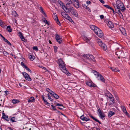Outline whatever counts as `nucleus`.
I'll return each mask as SVG.
<instances>
[{
    "label": "nucleus",
    "mask_w": 130,
    "mask_h": 130,
    "mask_svg": "<svg viewBox=\"0 0 130 130\" xmlns=\"http://www.w3.org/2000/svg\"><path fill=\"white\" fill-rule=\"evenodd\" d=\"M21 65L22 66H24L25 67V66H26L25 64L23 62H22L21 63Z\"/></svg>",
    "instance_id": "5fc2aeb1"
},
{
    "label": "nucleus",
    "mask_w": 130,
    "mask_h": 130,
    "mask_svg": "<svg viewBox=\"0 0 130 130\" xmlns=\"http://www.w3.org/2000/svg\"><path fill=\"white\" fill-rule=\"evenodd\" d=\"M98 34H96L99 37H102L103 36V34L102 32V31L100 30L98 32Z\"/></svg>",
    "instance_id": "f3484780"
},
{
    "label": "nucleus",
    "mask_w": 130,
    "mask_h": 130,
    "mask_svg": "<svg viewBox=\"0 0 130 130\" xmlns=\"http://www.w3.org/2000/svg\"><path fill=\"white\" fill-rule=\"evenodd\" d=\"M110 69L111 70H112V71H114L115 70V68H112V67H110Z\"/></svg>",
    "instance_id": "338daca9"
},
{
    "label": "nucleus",
    "mask_w": 130,
    "mask_h": 130,
    "mask_svg": "<svg viewBox=\"0 0 130 130\" xmlns=\"http://www.w3.org/2000/svg\"><path fill=\"white\" fill-rule=\"evenodd\" d=\"M52 96H53L56 99H58L59 98V96L57 94H56L55 93H54V95H52Z\"/></svg>",
    "instance_id": "7c9ffc66"
},
{
    "label": "nucleus",
    "mask_w": 130,
    "mask_h": 130,
    "mask_svg": "<svg viewBox=\"0 0 130 130\" xmlns=\"http://www.w3.org/2000/svg\"><path fill=\"white\" fill-rule=\"evenodd\" d=\"M29 59L31 61H33L35 59V57L33 56L30 55L29 56Z\"/></svg>",
    "instance_id": "c756f323"
},
{
    "label": "nucleus",
    "mask_w": 130,
    "mask_h": 130,
    "mask_svg": "<svg viewBox=\"0 0 130 130\" xmlns=\"http://www.w3.org/2000/svg\"><path fill=\"white\" fill-rule=\"evenodd\" d=\"M73 1V3H74L77 1H78L77 0H72Z\"/></svg>",
    "instance_id": "69168bd1"
},
{
    "label": "nucleus",
    "mask_w": 130,
    "mask_h": 130,
    "mask_svg": "<svg viewBox=\"0 0 130 130\" xmlns=\"http://www.w3.org/2000/svg\"><path fill=\"white\" fill-rule=\"evenodd\" d=\"M55 39L60 44L62 42L61 38L57 34H55Z\"/></svg>",
    "instance_id": "9d476101"
},
{
    "label": "nucleus",
    "mask_w": 130,
    "mask_h": 130,
    "mask_svg": "<svg viewBox=\"0 0 130 130\" xmlns=\"http://www.w3.org/2000/svg\"><path fill=\"white\" fill-rule=\"evenodd\" d=\"M80 118L82 120L86 121H87L90 120L89 119L87 118L84 115H82L81 116Z\"/></svg>",
    "instance_id": "2eb2a0df"
},
{
    "label": "nucleus",
    "mask_w": 130,
    "mask_h": 130,
    "mask_svg": "<svg viewBox=\"0 0 130 130\" xmlns=\"http://www.w3.org/2000/svg\"><path fill=\"white\" fill-rule=\"evenodd\" d=\"M89 116L92 118L93 120H94L95 121V120H96V119L92 115H89Z\"/></svg>",
    "instance_id": "de8ad7c7"
},
{
    "label": "nucleus",
    "mask_w": 130,
    "mask_h": 130,
    "mask_svg": "<svg viewBox=\"0 0 130 130\" xmlns=\"http://www.w3.org/2000/svg\"><path fill=\"white\" fill-rule=\"evenodd\" d=\"M32 48L34 50H35L36 51H37L38 50V47L36 46H33Z\"/></svg>",
    "instance_id": "79ce46f5"
},
{
    "label": "nucleus",
    "mask_w": 130,
    "mask_h": 130,
    "mask_svg": "<svg viewBox=\"0 0 130 130\" xmlns=\"http://www.w3.org/2000/svg\"><path fill=\"white\" fill-rule=\"evenodd\" d=\"M58 63L59 64V68L63 72L67 74L68 73H69L68 71L67 70L64 62L61 58L58 59Z\"/></svg>",
    "instance_id": "f03ea898"
},
{
    "label": "nucleus",
    "mask_w": 130,
    "mask_h": 130,
    "mask_svg": "<svg viewBox=\"0 0 130 130\" xmlns=\"http://www.w3.org/2000/svg\"><path fill=\"white\" fill-rule=\"evenodd\" d=\"M97 78L99 80H101L103 82H105V79L104 78L103 76L101 74H100L98 75V76H97Z\"/></svg>",
    "instance_id": "9b49d317"
},
{
    "label": "nucleus",
    "mask_w": 130,
    "mask_h": 130,
    "mask_svg": "<svg viewBox=\"0 0 130 130\" xmlns=\"http://www.w3.org/2000/svg\"><path fill=\"white\" fill-rule=\"evenodd\" d=\"M122 110L124 113L126 111V108L123 105H122L121 106Z\"/></svg>",
    "instance_id": "f704fd0d"
},
{
    "label": "nucleus",
    "mask_w": 130,
    "mask_h": 130,
    "mask_svg": "<svg viewBox=\"0 0 130 130\" xmlns=\"http://www.w3.org/2000/svg\"><path fill=\"white\" fill-rule=\"evenodd\" d=\"M124 113L125 114L126 116H127L128 117L129 116L128 113L127 112V111L124 112Z\"/></svg>",
    "instance_id": "3c124183"
},
{
    "label": "nucleus",
    "mask_w": 130,
    "mask_h": 130,
    "mask_svg": "<svg viewBox=\"0 0 130 130\" xmlns=\"http://www.w3.org/2000/svg\"><path fill=\"white\" fill-rule=\"evenodd\" d=\"M100 1L102 4H104L105 3L104 2L103 0H99Z\"/></svg>",
    "instance_id": "680f3d73"
},
{
    "label": "nucleus",
    "mask_w": 130,
    "mask_h": 130,
    "mask_svg": "<svg viewBox=\"0 0 130 130\" xmlns=\"http://www.w3.org/2000/svg\"><path fill=\"white\" fill-rule=\"evenodd\" d=\"M50 1L52 3H54L56 1V0H50Z\"/></svg>",
    "instance_id": "0e129e2a"
},
{
    "label": "nucleus",
    "mask_w": 130,
    "mask_h": 130,
    "mask_svg": "<svg viewBox=\"0 0 130 130\" xmlns=\"http://www.w3.org/2000/svg\"><path fill=\"white\" fill-rule=\"evenodd\" d=\"M100 17L101 19H103L104 18V16L103 15H100Z\"/></svg>",
    "instance_id": "e2e57ef3"
},
{
    "label": "nucleus",
    "mask_w": 130,
    "mask_h": 130,
    "mask_svg": "<svg viewBox=\"0 0 130 130\" xmlns=\"http://www.w3.org/2000/svg\"><path fill=\"white\" fill-rule=\"evenodd\" d=\"M97 43L105 51L107 49L106 45L103 43L101 40L98 39L96 40Z\"/></svg>",
    "instance_id": "20e7f679"
},
{
    "label": "nucleus",
    "mask_w": 130,
    "mask_h": 130,
    "mask_svg": "<svg viewBox=\"0 0 130 130\" xmlns=\"http://www.w3.org/2000/svg\"><path fill=\"white\" fill-rule=\"evenodd\" d=\"M61 14L63 17L64 18L67 19H68V18L70 17L68 14H66L65 12H61Z\"/></svg>",
    "instance_id": "4468645a"
},
{
    "label": "nucleus",
    "mask_w": 130,
    "mask_h": 130,
    "mask_svg": "<svg viewBox=\"0 0 130 130\" xmlns=\"http://www.w3.org/2000/svg\"><path fill=\"white\" fill-rule=\"evenodd\" d=\"M46 90L47 92H48L52 96V95H54V92L51 90L49 88H46Z\"/></svg>",
    "instance_id": "412c9836"
},
{
    "label": "nucleus",
    "mask_w": 130,
    "mask_h": 130,
    "mask_svg": "<svg viewBox=\"0 0 130 130\" xmlns=\"http://www.w3.org/2000/svg\"><path fill=\"white\" fill-rule=\"evenodd\" d=\"M91 3V2L90 1H87V2H86V3L87 4H88V5H89V4H90Z\"/></svg>",
    "instance_id": "bf43d9fd"
},
{
    "label": "nucleus",
    "mask_w": 130,
    "mask_h": 130,
    "mask_svg": "<svg viewBox=\"0 0 130 130\" xmlns=\"http://www.w3.org/2000/svg\"><path fill=\"white\" fill-rule=\"evenodd\" d=\"M115 112L112 111H110L108 113V116L109 117H111L115 114Z\"/></svg>",
    "instance_id": "cd10ccee"
},
{
    "label": "nucleus",
    "mask_w": 130,
    "mask_h": 130,
    "mask_svg": "<svg viewBox=\"0 0 130 130\" xmlns=\"http://www.w3.org/2000/svg\"><path fill=\"white\" fill-rule=\"evenodd\" d=\"M44 18V19H45V20L43 21L46 24H48V25H49V23L47 22V21L45 19V18H44V17H43Z\"/></svg>",
    "instance_id": "603ef678"
},
{
    "label": "nucleus",
    "mask_w": 130,
    "mask_h": 130,
    "mask_svg": "<svg viewBox=\"0 0 130 130\" xmlns=\"http://www.w3.org/2000/svg\"><path fill=\"white\" fill-rule=\"evenodd\" d=\"M98 111L99 112V117H101L102 119L103 120L105 117V115L103 113V112H102L100 109L99 108L98 109Z\"/></svg>",
    "instance_id": "6e6552de"
},
{
    "label": "nucleus",
    "mask_w": 130,
    "mask_h": 130,
    "mask_svg": "<svg viewBox=\"0 0 130 130\" xmlns=\"http://www.w3.org/2000/svg\"><path fill=\"white\" fill-rule=\"evenodd\" d=\"M110 102L111 104H114L115 102V100H114V99L113 98V99H111L110 100Z\"/></svg>",
    "instance_id": "e433bc0d"
},
{
    "label": "nucleus",
    "mask_w": 130,
    "mask_h": 130,
    "mask_svg": "<svg viewBox=\"0 0 130 130\" xmlns=\"http://www.w3.org/2000/svg\"><path fill=\"white\" fill-rule=\"evenodd\" d=\"M66 12L69 13L70 14H71L76 17H77L78 16V14L76 10L72 7H70L69 8V9H67Z\"/></svg>",
    "instance_id": "7ed1b4c3"
},
{
    "label": "nucleus",
    "mask_w": 130,
    "mask_h": 130,
    "mask_svg": "<svg viewBox=\"0 0 130 130\" xmlns=\"http://www.w3.org/2000/svg\"><path fill=\"white\" fill-rule=\"evenodd\" d=\"M114 6L116 11H118V10H119L122 11L123 12L125 9V7L123 3L119 0H117L116 1V4H115Z\"/></svg>",
    "instance_id": "f257e3e1"
},
{
    "label": "nucleus",
    "mask_w": 130,
    "mask_h": 130,
    "mask_svg": "<svg viewBox=\"0 0 130 130\" xmlns=\"http://www.w3.org/2000/svg\"><path fill=\"white\" fill-rule=\"evenodd\" d=\"M10 120L11 121H12V122H16V121H15L14 120V117H12V118H11Z\"/></svg>",
    "instance_id": "a18cd8bd"
},
{
    "label": "nucleus",
    "mask_w": 130,
    "mask_h": 130,
    "mask_svg": "<svg viewBox=\"0 0 130 130\" xmlns=\"http://www.w3.org/2000/svg\"><path fill=\"white\" fill-rule=\"evenodd\" d=\"M68 20L70 22H72V21H73L72 20V19L70 17L68 18Z\"/></svg>",
    "instance_id": "864d4df0"
},
{
    "label": "nucleus",
    "mask_w": 130,
    "mask_h": 130,
    "mask_svg": "<svg viewBox=\"0 0 130 130\" xmlns=\"http://www.w3.org/2000/svg\"><path fill=\"white\" fill-rule=\"evenodd\" d=\"M90 27L92 30H93L96 34H98V32L100 30L97 27L94 25H91Z\"/></svg>",
    "instance_id": "423d86ee"
},
{
    "label": "nucleus",
    "mask_w": 130,
    "mask_h": 130,
    "mask_svg": "<svg viewBox=\"0 0 130 130\" xmlns=\"http://www.w3.org/2000/svg\"><path fill=\"white\" fill-rule=\"evenodd\" d=\"M120 30L123 35H125L126 34L125 30L124 28H122L121 29H120Z\"/></svg>",
    "instance_id": "b1692460"
},
{
    "label": "nucleus",
    "mask_w": 130,
    "mask_h": 130,
    "mask_svg": "<svg viewBox=\"0 0 130 130\" xmlns=\"http://www.w3.org/2000/svg\"><path fill=\"white\" fill-rule=\"evenodd\" d=\"M25 69L28 71L30 73H31V71L26 66H25Z\"/></svg>",
    "instance_id": "c9c22d12"
},
{
    "label": "nucleus",
    "mask_w": 130,
    "mask_h": 130,
    "mask_svg": "<svg viewBox=\"0 0 130 130\" xmlns=\"http://www.w3.org/2000/svg\"><path fill=\"white\" fill-rule=\"evenodd\" d=\"M86 84L90 87H96V85L93 83L91 81H88L86 83Z\"/></svg>",
    "instance_id": "1a4fd4ad"
},
{
    "label": "nucleus",
    "mask_w": 130,
    "mask_h": 130,
    "mask_svg": "<svg viewBox=\"0 0 130 130\" xmlns=\"http://www.w3.org/2000/svg\"><path fill=\"white\" fill-rule=\"evenodd\" d=\"M40 11L43 14L44 16L46 17V15L45 13L44 12L43 10V9L41 7H40Z\"/></svg>",
    "instance_id": "bb28decb"
},
{
    "label": "nucleus",
    "mask_w": 130,
    "mask_h": 130,
    "mask_svg": "<svg viewBox=\"0 0 130 130\" xmlns=\"http://www.w3.org/2000/svg\"><path fill=\"white\" fill-rule=\"evenodd\" d=\"M83 38V39L85 41H86L87 43H90V38H87L86 36H84Z\"/></svg>",
    "instance_id": "dca6fc26"
},
{
    "label": "nucleus",
    "mask_w": 130,
    "mask_h": 130,
    "mask_svg": "<svg viewBox=\"0 0 130 130\" xmlns=\"http://www.w3.org/2000/svg\"><path fill=\"white\" fill-rule=\"evenodd\" d=\"M19 102V101L16 99H13L12 100V103L13 104H16Z\"/></svg>",
    "instance_id": "c85d7f7f"
},
{
    "label": "nucleus",
    "mask_w": 130,
    "mask_h": 130,
    "mask_svg": "<svg viewBox=\"0 0 130 130\" xmlns=\"http://www.w3.org/2000/svg\"><path fill=\"white\" fill-rule=\"evenodd\" d=\"M58 48L57 47V46H55L54 47V50L55 52H57V49Z\"/></svg>",
    "instance_id": "49530a36"
},
{
    "label": "nucleus",
    "mask_w": 130,
    "mask_h": 130,
    "mask_svg": "<svg viewBox=\"0 0 130 130\" xmlns=\"http://www.w3.org/2000/svg\"><path fill=\"white\" fill-rule=\"evenodd\" d=\"M5 42H6L9 45H11V44L8 41L7 39H6L5 41H4Z\"/></svg>",
    "instance_id": "58836bf2"
},
{
    "label": "nucleus",
    "mask_w": 130,
    "mask_h": 130,
    "mask_svg": "<svg viewBox=\"0 0 130 130\" xmlns=\"http://www.w3.org/2000/svg\"><path fill=\"white\" fill-rule=\"evenodd\" d=\"M108 98L110 99V100L111 99H113V98H114L112 95L111 94H110L109 95Z\"/></svg>",
    "instance_id": "09e8293b"
},
{
    "label": "nucleus",
    "mask_w": 130,
    "mask_h": 130,
    "mask_svg": "<svg viewBox=\"0 0 130 130\" xmlns=\"http://www.w3.org/2000/svg\"><path fill=\"white\" fill-rule=\"evenodd\" d=\"M19 36L21 39L22 40L24 41L25 40V39L22 35V33L21 32H20L19 33Z\"/></svg>",
    "instance_id": "5701e85b"
},
{
    "label": "nucleus",
    "mask_w": 130,
    "mask_h": 130,
    "mask_svg": "<svg viewBox=\"0 0 130 130\" xmlns=\"http://www.w3.org/2000/svg\"><path fill=\"white\" fill-rule=\"evenodd\" d=\"M118 11L117 12L119 14L120 17L121 18H123V16L120 11L119 10H118Z\"/></svg>",
    "instance_id": "393cba45"
},
{
    "label": "nucleus",
    "mask_w": 130,
    "mask_h": 130,
    "mask_svg": "<svg viewBox=\"0 0 130 130\" xmlns=\"http://www.w3.org/2000/svg\"><path fill=\"white\" fill-rule=\"evenodd\" d=\"M53 19L56 22L57 24L59 25H60V23L59 21L57 15H55L53 16Z\"/></svg>",
    "instance_id": "ddd939ff"
},
{
    "label": "nucleus",
    "mask_w": 130,
    "mask_h": 130,
    "mask_svg": "<svg viewBox=\"0 0 130 130\" xmlns=\"http://www.w3.org/2000/svg\"><path fill=\"white\" fill-rule=\"evenodd\" d=\"M2 115L3 116V118L5 119L7 121H9V120L8 118V117L7 116H6L4 113H2Z\"/></svg>",
    "instance_id": "4be33fe9"
},
{
    "label": "nucleus",
    "mask_w": 130,
    "mask_h": 130,
    "mask_svg": "<svg viewBox=\"0 0 130 130\" xmlns=\"http://www.w3.org/2000/svg\"><path fill=\"white\" fill-rule=\"evenodd\" d=\"M115 97L116 99L117 100H118V97L117 96V95H115Z\"/></svg>",
    "instance_id": "774afa93"
},
{
    "label": "nucleus",
    "mask_w": 130,
    "mask_h": 130,
    "mask_svg": "<svg viewBox=\"0 0 130 130\" xmlns=\"http://www.w3.org/2000/svg\"><path fill=\"white\" fill-rule=\"evenodd\" d=\"M83 57L86 59H88L89 60H92L94 62H96L95 60L94 59L93 56L89 54H85L83 55Z\"/></svg>",
    "instance_id": "39448f33"
},
{
    "label": "nucleus",
    "mask_w": 130,
    "mask_h": 130,
    "mask_svg": "<svg viewBox=\"0 0 130 130\" xmlns=\"http://www.w3.org/2000/svg\"><path fill=\"white\" fill-rule=\"evenodd\" d=\"M58 2L59 4L61 6H62V8L64 10H65L64 9L63 7V5H64V4H63V3L60 0H58Z\"/></svg>",
    "instance_id": "a878e982"
},
{
    "label": "nucleus",
    "mask_w": 130,
    "mask_h": 130,
    "mask_svg": "<svg viewBox=\"0 0 130 130\" xmlns=\"http://www.w3.org/2000/svg\"><path fill=\"white\" fill-rule=\"evenodd\" d=\"M124 113L125 114L126 116H127L128 117L129 116L128 113L127 112V111L124 112Z\"/></svg>",
    "instance_id": "8fccbe9b"
},
{
    "label": "nucleus",
    "mask_w": 130,
    "mask_h": 130,
    "mask_svg": "<svg viewBox=\"0 0 130 130\" xmlns=\"http://www.w3.org/2000/svg\"><path fill=\"white\" fill-rule=\"evenodd\" d=\"M7 29L8 30V32H10L12 31V29L10 28V26H8L7 27Z\"/></svg>",
    "instance_id": "473e14b6"
},
{
    "label": "nucleus",
    "mask_w": 130,
    "mask_h": 130,
    "mask_svg": "<svg viewBox=\"0 0 130 130\" xmlns=\"http://www.w3.org/2000/svg\"><path fill=\"white\" fill-rule=\"evenodd\" d=\"M95 121H96V122H97L99 123V124H101V122L98 120L97 119L95 120Z\"/></svg>",
    "instance_id": "052dcab7"
},
{
    "label": "nucleus",
    "mask_w": 130,
    "mask_h": 130,
    "mask_svg": "<svg viewBox=\"0 0 130 130\" xmlns=\"http://www.w3.org/2000/svg\"><path fill=\"white\" fill-rule=\"evenodd\" d=\"M66 2L67 3L66 5L67 7H69L72 3V1H71V0H67Z\"/></svg>",
    "instance_id": "aec40b11"
},
{
    "label": "nucleus",
    "mask_w": 130,
    "mask_h": 130,
    "mask_svg": "<svg viewBox=\"0 0 130 130\" xmlns=\"http://www.w3.org/2000/svg\"><path fill=\"white\" fill-rule=\"evenodd\" d=\"M93 71V72L94 73V74L95 75H97V76H98V75H99V74H100V73L99 72L96 71Z\"/></svg>",
    "instance_id": "ea45409f"
},
{
    "label": "nucleus",
    "mask_w": 130,
    "mask_h": 130,
    "mask_svg": "<svg viewBox=\"0 0 130 130\" xmlns=\"http://www.w3.org/2000/svg\"><path fill=\"white\" fill-rule=\"evenodd\" d=\"M63 8H64L65 10H64L65 12H66V11L67 9H69V8H68V7H67V6H66L64 5L63 6Z\"/></svg>",
    "instance_id": "37998d69"
},
{
    "label": "nucleus",
    "mask_w": 130,
    "mask_h": 130,
    "mask_svg": "<svg viewBox=\"0 0 130 130\" xmlns=\"http://www.w3.org/2000/svg\"><path fill=\"white\" fill-rule=\"evenodd\" d=\"M56 106H59L60 107H63V106L62 104H59L58 103H56Z\"/></svg>",
    "instance_id": "c03bdc74"
},
{
    "label": "nucleus",
    "mask_w": 130,
    "mask_h": 130,
    "mask_svg": "<svg viewBox=\"0 0 130 130\" xmlns=\"http://www.w3.org/2000/svg\"><path fill=\"white\" fill-rule=\"evenodd\" d=\"M42 99L44 100V102L45 103V104L47 105H49L50 104L45 99L43 96H42Z\"/></svg>",
    "instance_id": "72a5a7b5"
},
{
    "label": "nucleus",
    "mask_w": 130,
    "mask_h": 130,
    "mask_svg": "<svg viewBox=\"0 0 130 130\" xmlns=\"http://www.w3.org/2000/svg\"><path fill=\"white\" fill-rule=\"evenodd\" d=\"M103 6L108 9H109V8L110 7V6L108 5H104Z\"/></svg>",
    "instance_id": "6e6d98bb"
},
{
    "label": "nucleus",
    "mask_w": 130,
    "mask_h": 130,
    "mask_svg": "<svg viewBox=\"0 0 130 130\" xmlns=\"http://www.w3.org/2000/svg\"><path fill=\"white\" fill-rule=\"evenodd\" d=\"M58 108L62 110V109H63L64 108V107L63 106V108H62V107H58Z\"/></svg>",
    "instance_id": "13d9d810"
},
{
    "label": "nucleus",
    "mask_w": 130,
    "mask_h": 130,
    "mask_svg": "<svg viewBox=\"0 0 130 130\" xmlns=\"http://www.w3.org/2000/svg\"><path fill=\"white\" fill-rule=\"evenodd\" d=\"M28 102L29 103L30 102H35V99L33 97H31L29 99L27 100Z\"/></svg>",
    "instance_id": "6ab92c4d"
},
{
    "label": "nucleus",
    "mask_w": 130,
    "mask_h": 130,
    "mask_svg": "<svg viewBox=\"0 0 130 130\" xmlns=\"http://www.w3.org/2000/svg\"><path fill=\"white\" fill-rule=\"evenodd\" d=\"M106 24L109 28H111L113 27L114 26L113 23L111 21H107L106 22Z\"/></svg>",
    "instance_id": "f8f14e48"
},
{
    "label": "nucleus",
    "mask_w": 130,
    "mask_h": 130,
    "mask_svg": "<svg viewBox=\"0 0 130 130\" xmlns=\"http://www.w3.org/2000/svg\"><path fill=\"white\" fill-rule=\"evenodd\" d=\"M51 106H52V109H53L54 110H56L55 107V106H54L53 105H51Z\"/></svg>",
    "instance_id": "4d7b16f0"
},
{
    "label": "nucleus",
    "mask_w": 130,
    "mask_h": 130,
    "mask_svg": "<svg viewBox=\"0 0 130 130\" xmlns=\"http://www.w3.org/2000/svg\"><path fill=\"white\" fill-rule=\"evenodd\" d=\"M22 74L26 80L29 81L31 80V79L27 73L25 72H22Z\"/></svg>",
    "instance_id": "0eeeda50"
},
{
    "label": "nucleus",
    "mask_w": 130,
    "mask_h": 130,
    "mask_svg": "<svg viewBox=\"0 0 130 130\" xmlns=\"http://www.w3.org/2000/svg\"><path fill=\"white\" fill-rule=\"evenodd\" d=\"M3 53L5 56H7L9 54L8 53L5 51H4L3 52Z\"/></svg>",
    "instance_id": "a19ab883"
},
{
    "label": "nucleus",
    "mask_w": 130,
    "mask_h": 130,
    "mask_svg": "<svg viewBox=\"0 0 130 130\" xmlns=\"http://www.w3.org/2000/svg\"><path fill=\"white\" fill-rule=\"evenodd\" d=\"M74 6L76 8H79V3L78 1L73 4Z\"/></svg>",
    "instance_id": "a211bd4d"
},
{
    "label": "nucleus",
    "mask_w": 130,
    "mask_h": 130,
    "mask_svg": "<svg viewBox=\"0 0 130 130\" xmlns=\"http://www.w3.org/2000/svg\"><path fill=\"white\" fill-rule=\"evenodd\" d=\"M83 7L85 8H86L87 10H88L89 11H90V10L89 9V7H87L86 5H84L83 6Z\"/></svg>",
    "instance_id": "4c0bfd02"
},
{
    "label": "nucleus",
    "mask_w": 130,
    "mask_h": 130,
    "mask_svg": "<svg viewBox=\"0 0 130 130\" xmlns=\"http://www.w3.org/2000/svg\"><path fill=\"white\" fill-rule=\"evenodd\" d=\"M12 15H14V17H17L18 16V15L17 13L15 11L12 12Z\"/></svg>",
    "instance_id": "2f4dec72"
}]
</instances>
